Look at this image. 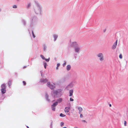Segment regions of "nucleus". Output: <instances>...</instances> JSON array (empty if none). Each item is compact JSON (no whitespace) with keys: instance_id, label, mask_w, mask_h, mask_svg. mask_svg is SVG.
I'll use <instances>...</instances> for the list:
<instances>
[{"instance_id":"nucleus-1","label":"nucleus","mask_w":128,"mask_h":128,"mask_svg":"<svg viewBox=\"0 0 128 128\" xmlns=\"http://www.w3.org/2000/svg\"><path fill=\"white\" fill-rule=\"evenodd\" d=\"M97 56L100 58V60L101 61H102L104 60V56L102 53L98 54Z\"/></svg>"},{"instance_id":"nucleus-2","label":"nucleus","mask_w":128,"mask_h":128,"mask_svg":"<svg viewBox=\"0 0 128 128\" xmlns=\"http://www.w3.org/2000/svg\"><path fill=\"white\" fill-rule=\"evenodd\" d=\"M48 86L51 89H53L55 88V85H52L50 84V83L49 82H48L47 83Z\"/></svg>"},{"instance_id":"nucleus-3","label":"nucleus","mask_w":128,"mask_h":128,"mask_svg":"<svg viewBox=\"0 0 128 128\" xmlns=\"http://www.w3.org/2000/svg\"><path fill=\"white\" fill-rule=\"evenodd\" d=\"M118 40H116L114 44L112 46V48L113 49H115L117 45Z\"/></svg>"},{"instance_id":"nucleus-4","label":"nucleus","mask_w":128,"mask_h":128,"mask_svg":"<svg viewBox=\"0 0 128 128\" xmlns=\"http://www.w3.org/2000/svg\"><path fill=\"white\" fill-rule=\"evenodd\" d=\"M70 110V108L69 107H67L65 108L64 110L65 112L66 113L68 112Z\"/></svg>"},{"instance_id":"nucleus-5","label":"nucleus","mask_w":128,"mask_h":128,"mask_svg":"<svg viewBox=\"0 0 128 128\" xmlns=\"http://www.w3.org/2000/svg\"><path fill=\"white\" fill-rule=\"evenodd\" d=\"M6 88H2L1 89L2 92L3 94H4L6 92Z\"/></svg>"},{"instance_id":"nucleus-6","label":"nucleus","mask_w":128,"mask_h":128,"mask_svg":"<svg viewBox=\"0 0 128 128\" xmlns=\"http://www.w3.org/2000/svg\"><path fill=\"white\" fill-rule=\"evenodd\" d=\"M73 91L72 90H70L69 91V96H72V95Z\"/></svg>"},{"instance_id":"nucleus-7","label":"nucleus","mask_w":128,"mask_h":128,"mask_svg":"<svg viewBox=\"0 0 128 128\" xmlns=\"http://www.w3.org/2000/svg\"><path fill=\"white\" fill-rule=\"evenodd\" d=\"M1 87L2 88H6V85L4 84H2L1 86Z\"/></svg>"},{"instance_id":"nucleus-8","label":"nucleus","mask_w":128,"mask_h":128,"mask_svg":"<svg viewBox=\"0 0 128 128\" xmlns=\"http://www.w3.org/2000/svg\"><path fill=\"white\" fill-rule=\"evenodd\" d=\"M80 50V48L78 47H76L75 48V50L76 52H78Z\"/></svg>"},{"instance_id":"nucleus-9","label":"nucleus","mask_w":128,"mask_h":128,"mask_svg":"<svg viewBox=\"0 0 128 128\" xmlns=\"http://www.w3.org/2000/svg\"><path fill=\"white\" fill-rule=\"evenodd\" d=\"M78 109L79 111V113L80 114V112L82 110V108L81 107H78Z\"/></svg>"},{"instance_id":"nucleus-10","label":"nucleus","mask_w":128,"mask_h":128,"mask_svg":"<svg viewBox=\"0 0 128 128\" xmlns=\"http://www.w3.org/2000/svg\"><path fill=\"white\" fill-rule=\"evenodd\" d=\"M71 68V66L70 65H68L67 66L66 69L67 70H70Z\"/></svg>"},{"instance_id":"nucleus-11","label":"nucleus","mask_w":128,"mask_h":128,"mask_svg":"<svg viewBox=\"0 0 128 128\" xmlns=\"http://www.w3.org/2000/svg\"><path fill=\"white\" fill-rule=\"evenodd\" d=\"M78 45L77 43L76 42H73L72 43V46H77Z\"/></svg>"},{"instance_id":"nucleus-12","label":"nucleus","mask_w":128,"mask_h":128,"mask_svg":"<svg viewBox=\"0 0 128 128\" xmlns=\"http://www.w3.org/2000/svg\"><path fill=\"white\" fill-rule=\"evenodd\" d=\"M12 84V82L10 80L8 82V85L9 87H10V86Z\"/></svg>"},{"instance_id":"nucleus-13","label":"nucleus","mask_w":128,"mask_h":128,"mask_svg":"<svg viewBox=\"0 0 128 128\" xmlns=\"http://www.w3.org/2000/svg\"><path fill=\"white\" fill-rule=\"evenodd\" d=\"M57 104L58 102H55L54 103L52 106L55 107Z\"/></svg>"},{"instance_id":"nucleus-14","label":"nucleus","mask_w":128,"mask_h":128,"mask_svg":"<svg viewBox=\"0 0 128 128\" xmlns=\"http://www.w3.org/2000/svg\"><path fill=\"white\" fill-rule=\"evenodd\" d=\"M52 110L54 111H55V110L56 108L55 107L52 106Z\"/></svg>"},{"instance_id":"nucleus-15","label":"nucleus","mask_w":128,"mask_h":128,"mask_svg":"<svg viewBox=\"0 0 128 128\" xmlns=\"http://www.w3.org/2000/svg\"><path fill=\"white\" fill-rule=\"evenodd\" d=\"M60 116L62 117H64L66 115L62 113H61L60 114Z\"/></svg>"},{"instance_id":"nucleus-16","label":"nucleus","mask_w":128,"mask_h":128,"mask_svg":"<svg viewBox=\"0 0 128 128\" xmlns=\"http://www.w3.org/2000/svg\"><path fill=\"white\" fill-rule=\"evenodd\" d=\"M58 102H60L62 101V98H60L58 100Z\"/></svg>"},{"instance_id":"nucleus-17","label":"nucleus","mask_w":128,"mask_h":128,"mask_svg":"<svg viewBox=\"0 0 128 128\" xmlns=\"http://www.w3.org/2000/svg\"><path fill=\"white\" fill-rule=\"evenodd\" d=\"M54 41H55L56 40V38L58 37V36L56 35H54Z\"/></svg>"},{"instance_id":"nucleus-18","label":"nucleus","mask_w":128,"mask_h":128,"mask_svg":"<svg viewBox=\"0 0 128 128\" xmlns=\"http://www.w3.org/2000/svg\"><path fill=\"white\" fill-rule=\"evenodd\" d=\"M40 57L42 58L43 60L45 59V58H44V56L42 55L41 54L40 56Z\"/></svg>"},{"instance_id":"nucleus-19","label":"nucleus","mask_w":128,"mask_h":128,"mask_svg":"<svg viewBox=\"0 0 128 128\" xmlns=\"http://www.w3.org/2000/svg\"><path fill=\"white\" fill-rule=\"evenodd\" d=\"M44 68L46 69V66H47V64L46 63H45L44 64Z\"/></svg>"},{"instance_id":"nucleus-20","label":"nucleus","mask_w":128,"mask_h":128,"mask_svg":"<svg viewBox=\"0 0 128 128\" xmlns=\"http://www.w3.org/2000/svg\"><path fill=\"white\" fill-rule=\"evenodd\" d=\"M64 123L63 122H62L60 123V125L61 126H62L64 125Z\"/></svg>"},{"instance_id":"nucleus-21","label":"nucleus","mask_w":128,"mask_h":128,"mask_svg":"<svg viewBox=\"0 0 128 128\" xmlns=\"http://www.w3.org/2000/svg\"><path fill=\"white\" fill-rule=\"evenodd\" d=\"M119 57L120 58V59H121L122 58V54H120V55H119Z\"/></svg>"},{"instance_id":"nucleus-22","label":"nucleus","mask_w":128,"mask_h":128,"mask_svg":"<svg viewBox=\"0 0 128 128\" xmlns=\"http://www.w3.org/2000/svg\"><path fill=\"white\" fill-rule=\"evenodd\" d=\"M66 62L65 61L64 62V64H63L62 65L64 67L66 65Z\"/></svg>"},{"instance_id":"nucleus-23","label":"nucleus","mask_w":128,"mask_h":128,"mask_svg":"<svg viewBox=\"0 0 128 128\" xmlns=\"http://www.w3.org/2000/svg\"><path fill=\"white\" fill-rule=\"evenodd\" d=\"M124 124L125 126H126V121H124Z\"/></svg>"},{"instance_id":"nucleus-24","label":"nucleus","mask_w":128,"mask_h":128,"mask_svg":"<svg viewBox=\"0 0 128 128\" xmlns=\"http://www.w3.org/2000/svg\"><path fill=\"white\" fill-rule=\"evenodd\" d=\"M22 82L24 85H26V83L25 81H23Z\"/></svg>"},{"instance_id":"nucleus-25","label":"nucleus","mask_w":128,"mask_h":128,"mask_svg":"<svg viewBox=\"0 0 128 128\" xmlns=\"http://www.w3.org/2000/svg\"><path fill=\"white\" fill-rule=\"evenodd\" d=\"M70 101H73L74 100L71 98H70Z\"/></svg>"},{"instance_id":"nucleus-26","label":"nucleus","mask_w":128,"mask_h":128,"mask_svg":"<svg viewBox=\"0 0 128 128\" xmlns=\"http://www.w3.org/2000/svg\"><path fill=\"white\" fill-rule=\"evenodd\" d=\"M44 60H45L46 61L48 62L49 61L50 59L49 58L47 59H46V58H45V59H44Z\"/></svg>"},{"instance_id":"nucleus-27","label":"nucleus","mask_w":128,"mask_h":128,"mask_svg":"<svg viewBox=\"0 0 128 128\" xmlns=\"http://www.w3.org/2000/svg\"><path fill=\"white\" fill-rule=\"evenodd\" d=\"M13 8H16L17 6L16 5H14L13 6Z\"/></svg>"},{"instance_id":"nucleus-28","label":"nucleus","mask_w":128,"mask_h":128,"mask_svg":"<svg viewBox=\"0 0 128 128\" xmlns=\"http://www.w3.org/2000/svg\"><path fill=\"white\" fill-rule=\"evenodd\" d=\"M46 46H44V51H45L46 50Z\"/></svg>"},{"instance_id":"nucleus-29","label":"nucleus","mask_w":128,"mask_h":128,"mask_svg":"<svg viewBox=\"0 0 128 128\" xmlns=\"http://www.w3.org/2000/svg\"><path fill=\"white\" fill-rule=\"evenodd\" d=\"M32 35H33V36L34 37V38L35 37V36H34V33L33 32V31H32Z\"/></svg>"},{"instance_id":"nucleus-30","label":"nucleus","mask_w":128,"mask_h":128,"mask_svg":"<svg viewBox=\"0 0 128 128\" xmlns=\"http://www.w3.org/2000/svg\"><path fill=\"white\" fill-rule=\"evenodd\" d=\"M46 99H47V100L49 101V100L48 99V96L47 95H46Z\"/></svg>"},{"instance_id":"nucleus-31","label":"nucleus","mask_w":128,"mask_h":128,"mask_svg":"<svg viewBox=\"0 0 128 128\" xmlns=\"http://www.w3.org/2000/svg\"><path fill=\"white\" fill-rule=\"evenodd\" d=\"M60 65V64L59 63H58L57 64V66L58 67Z\"/></svg>"},{"instance_id":"nucleus-32","label":"nucleus","mask_w":128,"mask_h":128,"mask_svg":"<svg viewBox=\"0 0 128 128\" xmlns=\"http://www.w3.org/2000/svg\"><path fill=\"white\" fill-rule=\"evenodd\" d=\"M80 118H82L83 117V115L82 114H80Z\"/></svg>"},{"instance_id":"nucleus-33","label":"nucleus","mask_w":128,"mask_h":128,"mask_svg":"<svg viewBox=\"0 0 128 128\" xmlns=\"http://www.w3.org/2000/svg\"><path fill=\"white\" fill-rule=\"evenodd\" d=\"M30 6V4H28V8Z\"/></svg>"},{"instance_id":"nucleus-34","label":"nucleus","mask_w":128,"mask_h":128,"mask_svg":"<svg viewBox=\"0 0 128 128\" xmlns=\"http://www.w3.org/2000/svg\"><path fill=\"white\" fill-rule=\"evenodd\" d=\"M56 68V70H58V67L57 66Z\"/></svg>"},{"instance_id":"nucleus-35","label":"nucleus","mask_w":128,"mask_h":128,"mask_svg":"<svg viewBox=\"0 0 128 128\" xmlns=\"http://www.w3.org/2000/svg\"><path fill=\"white\" fill-rule=\"evenodd\" d=\"M109 106L110 107H111V104H109Z\"/></svg>"},{"instance_id":"nucleus-36","label":"nucleus","mask_w":128,"mask_h":128,"mask_svg":"<svg viewBox=\"0 0 128 128\" xmlns=\"http://www.w3.org/2000/svg\"><path fill=\"white\" fill-rule=\"evenodd\" d=\"M106 30H104V32H105V31H106Z\"/></svg>"},{"instance_id":"nucleus-37","label":"nucleus","mask_w":128,"mask_h":128,"mask_svg":"<svg viewBox=\"0 0 128 128\" xmlns=\"http://www.w3.org/2000/svg\"><path fill=\"white\" fill-rule=\"evenodd\" d=\"M62 128H66V127H64Z\"/></svg>"},{"instance_id":"nucleus-38","label":"nucleus","mask_w":128,"mask_h":128,"mask_svg":"<svg viewBox=\"0 0 128 128\" xmlns=\"http://www.w3.org/2000/svg\"><path fill=\"white\" fill-rule=\"evenodd\" d=\"M83 121L84 122H85V121L84 120H83Z\"/></svg>"},{"instance_id":"nucleus-39","label":"nucleus","mask_w":128,"mask_h":128,"mask_svg":"<svg viewBox=\"0 0 128 128\" xmlns=\"http://www.w3.org/2000/svg\"><path fill=\"white\" fill-rule=\"evenodd\" d=\"M42 81V82H44V81H43V80H42V81Z\"/></svg>"},{"instance_id":"nucleus-40","label":"nucleus","mask_w":128,"mask_h":128,"mask_svg":"<svg viewBox=\"0 0 128 128\" xmlns=\"http://www.w3.org/2000/svg\"><path fill=\"white\" fill-rule=\"evenodd\" d=\"M27 127L28 128H29V127L28 126H27Z\"/></svg>"},{"instance_id":"nucleus-41","label":"nucleus","mask_w":128,"mask_h":128,"mask_svg":"<svg viewBox=\"0 0 128 128\" xmlns=\"http://www.w3.org/2000/svg\"><path fill=\"white\" fill-rule=\"evenodd\" d=\"M0 10H1L0 9Z\"/></svg>"}]
</instances>
